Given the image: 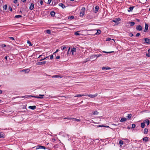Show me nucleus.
<instances>
[{
  "label": "nucleus",
  "mask_w": 150,
  "mask_h": 150,
  "mask_svg": "<svg viewBox=\"0 0 150 150\" xmlns=\"http://www.w3.org/2000/svg\"><path fill=\"white\" fill-rule=\"evenodd\" d=\"M39 96H41V97L36 96H22V97H21L22 98H23L24 97L25 98H27L28 97L31 96V97H34V98H37L42 99V98H44L43 97L44 96V95L40 94Z\"/></svg>",
  "instance_id": "nucleus-1"
},
{
  "label": "nucleus",
  "mask_w": 150,
  "mask_h": 150,
  "mask_svg": "<svg viewBox=\"0 0 150 150\" xmlns=\"http://www.w3.org/2000/svg\"><path fill=\"white\" fill-rule=\"evenodd\" d=\"M64 119H67L69 120L71 119H74V120L78 122L80 121V119H77L74 118H69V117H64Z\"/></svg>",
  "instance_id": "nucleus-2"
},
{
  "label": "nucleus",
  "mask_w": 150,
  "mask_h": 150,
  "mask_svg": "<svg viewBox=\"0 0 150 150\" xmlns=\"http://www.w3.org/2000/svg\"><path fill=\"white\" fill-rule=\"evenodd\" d=\"M145 29L144 31V32H146L148 31L149 25L146 23H145Z\"/></svg>",
  "instance_id": "nucleus-3"
},
{
  "label": "nucleus",
  "mask_w": 150,
  "mask_h": 150,
  "mask_svg": "<svg viewBox=\"0 0 150 150\" xmlns=\"http://www.w3.org/2000/svg\"><path fill=\"white\" fill-rule=\"evenodd\" d=\"M136 29L139 31H141L142 30V27L140 25H138L136 26Z\"/></svg>",
  "instance_id": "nucleus-4"
},
{
  "label": "nucleus",
  "mask_w": 150,
  "mask_h": 150,
  "mask_svg": "<svg viewBox=\"0 0 150 150\" xmlns=\"http://www.w3.org/2000/svg\"><path fill=\"white\" fill-rule=\"evenodd\" d=\"M89 97L91 98H94L98 95V94L97 93H96L94 95H92L91 94H89L88 95H87Z\"/></svg>",
  "instance_id": "nucleus-5"
},
{
  "label": "nucleus",
  "mask_w": 150,
  "mask_h": 150,
  "mask_svg": "<svg viewBox=\"0 0 150 150\" xmlns=\"http://www.w3.org/2000/svg\"><path fill=\"white\" fill-rule=\"evenodd\" d=\"M30 70L28 69H23L21 71L24 72L25 73H28L29 72Z\"/></svg>",
  "instance_id": "nucleus-6"
},
{
  "label": "nucleus",
  "mask_w": 150,
  "mask_h": 150,
  "mask_svg": "<svg viewBox=\"0 0 150 150\" xmlns=\"http://www.w3.org/2000/svg\"><path fill=\"white\" fill-rule=\"evenodd\" d=\"M89 57L90 58V59H93V60H94L96 59V58L95 59V58L96 57V56H95V55H91Z\"/></svg>",
  "instance_id": "nucleus-7"
},
{
  "label": "nucleus",
  "mask_w": 150,
  "mask_h": 150,
  "mask_svg": "<svg viewBox=\"0 0 150 150\" xmlns=\"http://www.w3.org/2000/svg\"><path fill=\"white\" fill-rule=\"evenodd\" d=\"M28 108L32 110H35L36 108V107L35 105L30 106L28 107Z\"/></svg>",
  "instance_id": "nucleus-8"
},
{
  "label": "nucleus",
  "mask_w": 150,
  "mask_h": 150,
  "mask_svg": "<svg viewBox=\"0 0 150 150\" xmlns=\"http://www.w3.org/2000/svg\"><path fill=\"white\" fill-rule=\"evenodd\" d=\"M46 62V61H44L41 62H38L36 63V64L37 65H40L42 64H45Z\"/></svg>",
  "instance_id": "nucleus-9"
},
{
  "label": "nucleus",
  "mask_w": 150,
  "mask_h": 150,
  "mask_svg": "<svg viewBox=\"0 0 150 150\" xmlns=\"http://www.w3.org/2000/svg\"><path fill=\"white\" fill-rule=\"evenodd\" d=\"M34 5L33 3H31L29 7V9L30 10H32L34 8Z\"/></svg>",
  "instance_id": "nucleus-10"
},
{
  "label": "nucleus",
  "mask_w": 150,
  "mask_h": 150,
  "mask_svg": "<svg viewBox=\"0 0 150 150\" xmlns=\"http://www.w3.org/2000/svg\"><path fill=\"white\" fill-rule=\"evenodd\" d=\"M52 78H62V76L59 75H54L52 76Z\"/></svg>",
  "instance_id": "nucleus-11"
},
{
  "label": "nucleus",
  "mask_w": 150,
  "mask_h": 150,
  "mask_svg": "<svg viewBox=\"0 0 150 150\" xmlns=\"http://www.w3.org/2000/svg\"><path fill=\"white\" fill-rule=\"evenodd\" d=\"M103 70H106L108 69H110L111 68L109 67H103L102 68Z\"/></svg>",
  "instance_id": "nucleus-12"
},
{
  "label": "nucleus",
  "mask_w": 150,
  "mask_h": 150,
  "mask_svg": "<svg viewBox=\"0 0 150 150\" xmlns=\"http://www.w3.org/2000/svg\"><path fill=\"white\" fill-rule=\"evenodd\" d=\"M76 48L75 47H73L72 49H71V52H72V55L74 54V52H76Z\"/></svg>",
  "instance_id": "nucleus-13"
},
{
  "label": "nucleus",
  "mask_w": 150,
  "mask_h": 150,
  "mask_svg": "<svg viewBox=\"0 0 150 150\" xmlns=\"http://www.w3.org/2000/svg\"><path fill=\"white\" fill-rule=\"evenodd\" d=\"M144 40L145 41V42L148 44H149L150 42V39L147 38H144Z\"/></svg>",
  "instance_id": "nucleus-14"
},
{
  "label": "nucleus",
  "mask_w": 150,
  "mask_h": 150,
  "mask_svg": "<svg viewBox=\"0 0 150 150\" xmlns=\"http://www.w3.org/2000/svg\"><path fill=\"white\" fill-rule=\"evenodd\" d=\"M57 96H53L51 95H49L48 97H45V98H57Z\"/></svg>",
  "instance_id": "nucleus-15"
},
{
  "label": "nucleus",
  "mask_w": 150,
  "mask_h": 150,
  "mask_svg": "<svg viewBox=\"0 0 150 150\" xmlns=\"http://www.w3.org/2000/svg\"><path fill=\"white\" fill-rule=\"evenodd\" d=\"M120 20V19L118 18H116L115 20H113L112 21V22L116 23L118 21H119Z\"/></svg>",
  "instance_id": "nucleus-16"
},
{
  "label": "nucleus",
  "mask_w": 150,
  "mask_h": 150,
  "mask_svg": "<svg viewBox=\"0 0 150 150\" xmlns=\"http://www.w3.org/2000/svg\"><path fill=\"white\" fill-rule=\"evenodd\" d=\"M87 96V95H85L84 94H77L74 96V97H81L83 96Z\"/></svg>",
  "instance_id": "nucleus-17"
},
{
  "label": "nucleus",
  "mask_w": 150,
  "mask_h": 150,
  "mask_svg": "<svg viewBox=\"0 0 150 150\" xmlns=\"http://www.w3.org/2000/svg\"><path fill=\"white\" fill-rule=\"evenodd\" d=\"M59 6H61L62 8H64L65 7V6L62 3H60L59 4Z\"/></svg>",
  "instance_id": "nucleus-18"
},
{
  "label": "nucleus",
  "mask_w": 150,
  "mask_h": 150,
  "mask_svg": "<svg viewBox=\"0 0 150 150\" xmlns=\"http://www.w3.org/2000/svg\"><path fill=\"white\" fill-rule=\"evenodd\" d=\"M101 33V31L100 30H97V32L95 34V35H99Z\"/></svg>",
  "instance_id": "nucleus-19"
},
{
  "label": "nucleus",
  "mask_w": 150,
  "mask_h": 150,
  "mask_svg": "<svg viewBox=\"0 0 150 150\" xmlns=\"http://www.w3.org/2000/svg\"><path fill=\"white\" fill-rule=\"evenodd\" d=\"M80 32V31H78L75 32L74 33V34L76 35H81V34L79 33V32Z\"/></svg>",
  "instance_id": "nucleus-20"
},
{
  "label": "nucleus",
  "mask_w": 150,
  "mask_h": 150,
  "mask_svg": "<svg viewBox=\"0 0 150 150\" xmlns=\"http://www.w3.org/2000/svg\"><path fill=\"white\" fill-rule=\"evenodd\" d=\"M134 8V6H130L129 8V9L128 10V11L130 12L132 11L133 9Z\"/></svg>",
  "instance_id": "nucleus-21"
},
{
  "label": "nucleus",
  "mask_w": 150,
  "mask_h": 150,
  "mask_svg": "<svg viewBox=\"0 0 150 150\" xmlns=\"http://www.w3.org/2000/svg\"><path fill=\"white\" fill-rule=\"evenodd\" d=\"M127 120L126 118H122L120 120L121 122H123L126 121Z\"/></svg>",
  "instance_id": "nucleus-22"
},
{
  "label": "nucleus",
  "mask_w": 150,
  "mask_h": 150,
  "mask_svg": "<svg viewBox=\"0 0 150 150\" xmlns=\"http://www.w3.org/2000/svg\"><path fill=\"white\" fill-rule=\"evenodd\" d=\"M93 115H98L99 113V112L97 111L96 110V111H94L93 112Z\"/></svg>",
  "instance_id": "nucleus-23"
},
{
  "label": "nucleus",
  "mask_w": 150,
  "mask_h": 150,
  "mask_svg": "<svg viewBox=\"0 0 150 150\" xmlns=\"http://www.w3.org/2000/svg\"><path fill=\"white\" fill-rule=\"evenodd\" d=\"M98 9H99V7L98 6H96L95 7V13H96V12H97V11H98Z\"/></svg>",
  "instance_id": "nucleus-24"
},
{
  "label": "nucleus",
  "mask_w": 150,
  "mask_h": 150,
  "mask_svg": "<svg viewBox=\"0 0 150 150\" xmlns=\"http://www.w3.org/2000/svg\"><path fill=\"white\" fill-rule=\"evenodd\" d=\"M85 12H81L80 13V16L81 17H83L84 15Z\"/></svg>",
  "instance_id": "nucleus-25"
},
{
  "label": "nucleus",
  "mask_w": 150,
  "mask_h": 150,
  "mask_svg": "<svg viewBox=\"0 0 150 150\" xmlns=\"http://www.w3.org/2000/svg\"><path fill=\"white\" fill-rule=\"evenodd\" d=\"M148 129L146 128H145L144 129V133L145 134H147L148 132Z\"/></svg>",
  "instance_id": "nucleus-26"
},
{
  "label": "nucleus",
  "mask_w": 150,
  "mask_h": 150,
  "mask_svg": "<svg viewBox=\"0 0 150 150\" xmlns=\"http://www.w3.org/2000/svg\"><path fill=\"white\" fill-rule=\"evenodd\" d=\"M143 140L145 142H147L148 141V138L147 137H145L143 138Z\"/></svg>",
  "instance_id": "nucleus-27"
},
{
  "label": "nucleus",
  "mask_w": 150,
  "mask_h": 150,
  "mask_svg": "<svg viewBox=\"0 0 150 150\" xmlns=\"http://www.w3.org/2000/svg\"><path fill=\"white\" fill-rule=\"evenodd\" d=\"M145 123L144 122V123H142L141 124V127L142 128H144V127H145Z\"/></svg>",
  "instance_id": "nucleus-28"
},
{
  "label": "nucleus",
  "mask_w": 150,
  "mask_h": 150,
  "mask_svg": "<svg viewBox=\"0 0 150 150\" xmlns=\"http://www.w3.org/2000/svg\"><path fill=\"white\" fill-rule=\"evenodd\" d=\"M55 14V13L54 11H52L50 12V15L52 16H54Z\"/></svg>",
  "instance_id": "nucleus-29"
},
{
  "label": "nucleus",
  "mask_w": 150,
  "mask_h": 150,
  "mask_svg": "<svg viewBox=\"0 0 150 150\" xmlns=\"http://www.w3.org/2000/svg\"><path fill=\"white\" fill-rule=\"evenodd\" d=\"M145 122L147 123V125H148L149 124V121L148 120L146 119L145 120Z\"/></svg>",
  "instance_id": "nucleus-30"
},
{
  "label": "nucleus",
  "mask_w": 150,
  "mask_h": 150,
  "mask_svg": "<svg viewBox=\"0 0 150 150\" xmlns=\"http://www.w3.org/2000/svg\"><path fill=\"white\" fill-rule=\"evenodd\" d=\"M22 16L20 15H16L15 16V18H19L21 17H22Z\"/></svg>",
  "instance_id": "nucleus-31"
},
{
  "label": "nucleus",
  "mask_w": 150,
  "mask_h": 150,
  "mask_svg": "<svg viewBox=\"0 0 150 150\" xmlns=\"http://www.w3.org/2000/svg\"><path fill=\"white\" fill-rule=\"evenodd\" d=\"M119 143L120 145V146H122L123 144V142L121 140H120L119 141Z\"/></svg>",
  "instance_id": "nucleus-32"
},
{
  "label": "nucleus",
  "mask_w": 150,
  "mask_h": 150,
  "mask_svg": "<svg viewBox=\"0 0 150 150\" xmlns=\"http://www.w3.org/2000/svg\"><path fill=\"white\" fill-rule=\"evenodd\" d=\"M129 23L131 26H133L135 24V23L133 22H129Z\"/></svg>",
  "instance_id": "nucleus-33"
},
{
  "label": "nucleus",
  "mask_w": 150,
  "mask_h": 150,
  "mask_svg": "<svg viewBox=\"0 0 150 150\" xmlns=\"http://www.w3.org/2000/svg\"><path fill=\"white\" fill-rule=\"evenodd\" d=\"M81 12H85L86 11L85 8L84 7H82L81 9Z\"/></svg>",
  "instance_id": "nucleus-34"
},
{
  "label": "nucleus",
  "mask_w": 150,
  "mask_h": 150,
  "mask_svg": "<svg viewBox=\"0 0 150 150\" xmlns=\"http://www.w3.org/2000/svg\"><path fill=\"white\" fill-rule=\"evenodd\" d=\"M103 52L104 53H112V52H114L113 51H111V52H106V51H103Z\"/></svg>",
  "instance_id": "nucleus-35"
},
{
  "label": "nucleus",
  "mask_w": 150,
  "mask_h": 150,
  "mask_svg": "<svg viewBox=\"0 0 150 150\" xmlns=\"http://www.w3.org/2000/svg\"><path fill=\"white\" fill-rule=\"evenodd\" d=\"M61 49L62 50H65L67 49V47L66 46H64L63 47V46H62L61 47Z\"/></svg>",
  "instance_id": "nucleus-36"
},
{
  "label": "nucleus",
  "mask_w": 150,
  "mask_h": 150,
  "mask_svg": "<svg viewBox=\"0 0 150 150\" xmlns=\"http://www.w3.org/2000/svg\"><path fill=\"white\" fill-rule=\"evenodd\" d=\"M95 56H96V58L97 59L98 57L101 56L102 54H99L95 55Z\"/></svg>",
  "instance_id": "nucleus-37"
},
{
  "label": "nucleus",
  "mask_w": 150,
  "mask_h": 150,
  "mask_svg": "<svg viewBox=\"0 0 150 150\" xmlns=\"http://www.w3.org/2000/svg\"><path fill=\"white\" fill-rule=\"evenodd\" d=\"M132 115L131 114H130L128 115V116H127V117L129 118H130L132 117Z\"/></svg>",
  "instance_id": "nucleus-38"
},
{
  "label": "nucleus",
  "mask_w": 150,
  "mask_h": 150,
  "mask_svg": "<svg viewBox=\"0 0 150 150\" xmlns=\"http://www.w3.org/2000/svg\"><path fill=\"white\" fill-rule=\"evenodd\" d=\"M27 43L30 46H31L32 45L31 42H30V41L28 40L27 41Z\"/></svg>",
  "instance_id": "nucleus-39"
},
{
  "label": "nucleus",
  "mask_w": 150,
  "mask_h": 150,
  "mask_svg": "<svg viewBox=\"0 0 150 150\" xmlns=\"http://www.w3.org/2000/svg\"><path fill=\"white\" fill-rule=\"evenodd\" d=\"M7 8V5L6 4L3 7L4 9L6 10Z\"/></svg>",
  "instance_id": "nucleus-40"
},
{
  "label": "nucleus",
  "mask_w": 150,
  "mask_h": 150,
  "mask_svg": "<svg viewBox=\"0 0 150 150\" xmlns=\"http://www.w3.org/2000/svg\"><path fill=\"white\" fill-rule=\"evenodd\" d=\"M40 149H46L45 147L44 146H40Z\"/></svg>",
  "instance_id": "nucleus-41"
},
{
  "label": "nucleus",
  "mask_w": 150,
  "mask_h": 150,
  "mask_svg": "<svg viewBox=\"0 0 150 150\" xmlns=\"http://www.w3.org/2000/svg\"><path fill=\"white\" fill-rule=\"evenodd\" d=\"M46 32L47 33L50 34L51 33V31L50 30H46Z\"/></svg>",
  "instance_id": "nucleus-42"
},
{
  "label": "nucleus",
  "mask_w": 150,
  "mask_h": 150,
  "mask_svg": "<svg viewBox=\"0 0 150 150\" xmlns=\"http://www.w3.org/2000/svg\"><path fill=\"white\" fill-rule=\"evenodd\" d=\"M135 126H136L134 124H133L132 125V128H134L135 127Z\"/></svg>",
  "instance_id": "nucleus-43"
},
{
  "label": "nucleus",
  "mask_w": 150,
  "mask_h": 150,
  "mask_svg": "<svg viewBox=\"0 0 150 150\" xmlns=\"http://www.w3.org/2000/svg\"><path fill=\"white\" fill-rule=\"evenodd\" d=\"M3 134L2 133H0V138L3 137Z\"/></svg>",
  "instance_id": "nucleus-44"
},
{
  "label": "nucleus",
  "mask_w": 150,
  "mask_h": 150,
  "mask_svg": "<svg viewBox=\"0 0 150 150\" xmlns=\"http://www.w3.org/2000/svg\"><path fill=\"white\" fill-rule=\"evenodd\" d=\"M40 148V146L38 145L36 146V149H38Z\"/></svg>",
  "instance_id": "nucleus-45"
},
{
  "label": "nucleus",
  "mask_w": 150,
  "mask_h": 150,
  "mask_svg": "<svg viewBox=\"0 0 150 150\" xmlns=\"http://www.w3.org/2000/svg\"><path fill=\"white\" fill-rule=\"evenodd\" d=\"M74 18V17L73 16H71V17H69L68 18V19H72Z\"/></svg>",
  "instance_id": "nucleus-46"
},
{
  "label": "nucleus",
  "mask_w": 150,
  "mask_h": 150,
  "mask_svg": "<svg viewBox=\"0 0 150 150\" xmlns=\"http://www.w3.org/2000/svg\"><path fill=\"white\" fill-rule=\"evenodd\" d=\"M146 55L147 57H150V54L149 53H146Z\"/></svg>",
  "instance_id": "nucleus-47"
},
{
  "label": "nucleus",
  "mask_w": 150,
  "mask_h": 150,
  "mask_svg": "<svg viewBox=\"0 0 150 150\" xmlns=\"http://www.w3.org/2000/svg\"><path fill=\"white\" fill-rule=\"evenodd\" d=\"M8 9L11 11H12V8L10 6L9 7Z\"/></svg>",
  "instance_id": "nucleus-48"
},
{
  "label": "nucleus",
  "mask_w": 150,
  "mask_h": 150,
  "mask_svg": "<svg viewBox=\"0 0 150 150\" xmlns=\"http://www.w3.org/2000/svg\"><path fill=\"white\" fill-rule=\"evenodd\" d=\"M140 35V34L139 33H138L136 34V37H138Z\"/></svg>",
  "instance_id": "nucleus-49"
},
{
  "label": "nucleus",
  "mask_w": 150,
  "mask_h": 150,
  "mask_svg": "<svg viewBox=\"0 0 150 150\" xmlns=\"http://www.w3.org/2000/svg\"><path fill=\"white\" fill-rule=\"evenodd\" d=\"M86 59L87 60L86 61H84L83 62V63H86V62H87L89 60V59H88V58H87Z\"/></svg>",
  "instance_id": "nucleus-50"
},
{
  "label": "nucleus",
  "mask_w": 150,
  "mask_h": 150,
  "mask_svg": "<svg viewBox=\"0 0 150 150\" xmlns=\"http://www.w3.org/2000/svg\"><path fill=\"white\" fill-rule=\"evenodd\" d=\"M53 59V55H51L50 56V59Z\"/></svg>",
  "instance_id": "nucleus-51"
},
{
  "label": "nucleus",
  "mask_w": 150,
  "mask_h": 150,
  "mask_svg": "<svg viewBox=\"0 0 150 150\" xmlns=\"http://www.w3.org/2000/svg\"><path fill=\"white\" fill-rule=\"evenodd\" d=\"M111 38H107L106 39V41H110L111 40Z\"/></svg>",
  "instance_id": "nucleus-52"
},
{
  "label": "nucleus",
  "mask_w": 150,
  "mask_h": 150,
  "mask_svg": "<svg viewBox=\"0 0 150 150\" xmlns=\"http://www.w3.org/2000/svg\"><path fill=\"white\" fill-rule=\"evenodd\" d=\"M52 1V0H48V1L47 2V4H50L51 1Z\"/></svg>",
  "instance_id": "nucleus-53"
},
{
  "label": "nucleus",
  "mask_w": 150,
  "mask_h": 150,
  "mask_svg": "<svg viewBox=\"0 0 150 150\" xmlns=\"http://www.w3.org/2000/svg\"><path fill=\"white\" fill-rule=\"evenodd\" d=\"M9 38L11 39L12 40H15L14 38L13 37H9Z\"/></svg>",
  "instance_id": "nucleus-54"
},
{
  "label": "nucleus",
  "mask_w": 150,
  "mask_h": 150,
  "mask_svg": "<svg viewBox=\"0 0 150 150\" xmlns=\"http://www.w3.org/2000/svg\"><path fill=\"white\" fill-rule=\"evenodd\" d=\"M6 46V45L5 44H2L1 45V47H5Z\"/></svg>",
  "instance_id": "nucleus-55"
},
{
  "label": "nucleus",
  "mask_w": 150,
  "mask_h": 150,
  "mask_svg": "<svg viewBox=\"0 0 150 150\" xmlns=\"http://www.w3.org/2000/svg\"><path fill=\"white\" fill-rule=\"evenodd\" d=\"M40 4L41 5H42L43 4V1L42 0H41L40 1Z\"/></svg>",
  "instance_id": "nucleus-56"
},
{
  "label": "nucleus",
  "mask_w": 150,
  "mask_h": 150,
  "mask_svg": "<svg viewBox=\"0 0 150 150\" xmlns=\"http://www.w3.org/2000/svg\"><path fill=\"white\" fill-rule=\"evenodd\" d=\"M129 35L130 37H132L133 36V34L132 33H130L129 34Z\"/></svg>",
  "instance_id": "nucleus-57"
},
{
  "label": "nucleus",
  "mask_w": 150,
  "mask_h": 150,
  "mask_svg": "<svg viewBox=\"0 0 150 150\" xmlns=\"http://www.w3.org/2000/svg\"><path fill=\"white\" fill-rule=\"evenodd\" d=\"M99 127H104V125H99L97 126Z\"/></svg>",
  "instance_id": "nucleus-58"
},
{
  "label": "nucleus",
  "mask_w": 150,
  "mask_h": 150,
  "mask_svg": "<svg viewBox=\"0 0 150 150\" xmlns=\"http://www.w3.org/2000/svg\"><path fill=\"white\" fill-rule=\"evenodd\" d=\"M59 51V50L58 49H57L56 50V51L54 52L53 54H54V53H57V52H58Z\"/></svg>",
  "instance_id": "nucleus-59"
},
{
  "label": "nucleus",
  "mask_w": 150,
  "mask_h": 150,
  "mask_svg": "<svg viewBox=\"0 0 150 150\" xmlns=\"http://www.w3.org/2000/svg\"><path fill=\"white\" fill-rule=\"evenodd\" d=\"M18 0H14L13 2L15 3H16Z\"/></svg>",
  "instance_id": "nucleus-60"
},
{
  "label": "nucleus",
  "mask_w": 150,
  "mask_h": 150,
  "mask_svg": "<svg viewBox=\"0 0 150 150\" xmlns=\"http://www.w3.org/2000/svg\"><path fill=\"white\" fill-rule=\"evenodd\" d=\"M60 58V57L59 56H57L56 57V58L57 59H59Z\"/></svg>",
  "instance_id": "nucleus-61"
},
{
  "label": "nucleus",
  "mask_w": 150,
  "mask_h": 150,
  "mask_svg": "<svg viewBox=\"0 0 150 150\" xmlns=\"http://www.w3.org/2000/svg\"><path fill=\"white\" fill-rule=\"evenodd\" d=\"M46 59V58H42L40 61H42V60H44L45 59Z\"/></svg>",
  "instance_id": "nucleus-62"
},
{
  "label": "nucleus",
  "mask_w": 150,
  "mask_h": 150,
  "mask_svg": "<svg viewBox=\"0 0 150 150\" xmlns=\"http://www.w3.org/2000/svg\"><path fill=\"white\" fill-rule=\"evenodd\" d=\"M26 0H21V1L23 2H25L26 1Z\"/></svg>",
  "instance_id": "nucleus-63"
},
{
  "label": "nucleus",
  "mask_w": 150,
  "mask_h": 150,
  "mask_svg": "<svg viewBox=\"0 0 150 150\" xmlns=\"http://www.w3.org/2000/svg\"><path fill=\"white\" fill-rule=\"evenodd\" d=\"M148 53L150 54V49L148 50Z\"/></svg>",
  "instance_id": "nucleus-64"
}]
</instances>
